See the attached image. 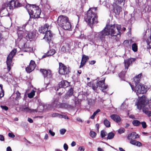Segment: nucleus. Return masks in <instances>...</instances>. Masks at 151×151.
Returning a JSON list of instances; mask_svg holds the SVG:
<instances>
[{"mask_svg":"<svg viewBox=\"0 0 151 151\" xmlns=\"http://www.w3.org/2000/svg\"><path fill=\"white\" fill-rule=\"evenodd\" d=\"M121 29V26L120 25H107L104 29L95 35V37H99L103 41L104 40L105 36L110 35L112 36H116L115 39L117 41L120 37L122 32Z\"/></svg>","mask_w":151,"mask_h":151,"instance_id":"f257e3e1","label":"nucleus"},{"mask_svg":"<svg viewBox=\"0 0 151 151\" xmlns=\"http://www.w3.org/2000/svg\"><path fill=\"white\" fill-rule=\"evenodd\" d=\"M142 73L139 74L134 78L133 85L130 84L132 90L135 92L138 96L139 94H144L146 92L147 88L145 86L139 83L141 78Z\"/></svg>","mask_w":151,"mask_h":151,"instance_id":"f03ea898","label":"nucleus"},{"mask_svg":"<svg viewBox=\"0 0 151 151\" xmlns=\"http://www.w3.org/2000/svg\"><path fill=\"white\" fill-rule=\"evenodd\" d=\"M85 20L91 27V25L93 24L97 23V17L95 8L91 9L88 11L86 16L85 17Z\"/></svg>","mask_w":151,"mask_h":151,"instance_id":"7ed1b4c3","label":"nucleus"},{"mask_svg":"<svg viewBox=\"0 0 151 151\" xmlns=\"http://www.w3.org/2000/svg\"><path fill=\"white\" fill-rule=\"evenodd\" d=\"M148 101L145 96L143 95L139 99L136 105L137 108L140 110L142 108L143 112L148 116H151V111H149L147 108L145 107L146 105L148 103Z\"/></svg>","mask_w":151,"mask_h":151,"instance_id":"20e7f679","label":"nucleus"},{"mask_svg":"<svg viewBox=\"0 0 151 151\" xmlns=\"http://www.w3.org/2000/svg\"><path fill=\"white\" fill-rule=\"evenodd\" d=\"M26 7L30 17L34 18L40 17L41 10L38 6L33 4H28L26 6Z\"/></svg>","mask_w":151,"mask_h":151,"instance_id":"39448f33","label":"nucleus"},{"mask_svg":"<svg viewBox=\"0 0 151 151\" xmlns=\"http://www.w3.org/2000/svg\"><path fill=\"white\" fill-rule=\"evenodd\" d=\"M58 25L63 29L68 30L71 27V24L69 22L68 17L63 16L58 17L57 20Z\"/></svg>","mask_w":151,"mask_h":151,"instance_id":"423d86ee","label":"nucleus"},{"mask_svg":"<svg viewBox=\"0 0 151 151\" xmlns=\"http://www.w3.org/2000/svg\"><path fill=\"white\" fill-rule=\"evenodd\" d=\"M105 79L102 81H98L96 83V85H92V88L93 90H96L98 87L100 88V89L104 92H106L107 91L108 86L106 85L104 83Z\"/></svg>","mask_w":151,"mask_h":151,"instance_id":"0eeeda50","label":"nucleus"},{"mask_svg":"<svg viewBox=\"0 0 151 151\" xmlns=\"http://www.w3.org/2000/svg\"><path fill=\"white\" fill-rule=\"evenodd\" d=\"M17 52L16 49L13 50L8 56L6 60V64L8 70L9 71L11 69V67L13 65L12 60L13 56L15 55Z\"/></svg>","mask_w":151,"mask_h":151,"instance_id":"6e6552de","label":"nucleus"},{"mask_svg":"<svg viewBox=\"0 0 151 151\" xmlns=\"http://www.w3.org/2000/svg\"><path fill=\"white\" fill-rule=\"evenodd\" d=\"M4 4L7 8L10 9H12L14 8L21 6V4L17 0H12L8 3H5Z\"/></svg>","mask_w":151,"mask_h":151,"instance_id":"1a4fd4ad","label":"nucleus"},{"mask_svg":"<svg viewBox=\"0 0 151 151\" xmlns=\"http://www.w3.org/2000/svg\"><path fill=\"white\" fill-rule=\"evenodd\" d=\"M53 106L54 107H60L62 108L69 109L72 108L71 106L66 103H60L58 102V100H54Z\"/></svg>","mask_w":151,"mask_h":151,"instance_id":"9d476101","label":"nucleus"},{"mask_svg":"<svg viewBox=\"0 0 151 151\" xmlns=\"http://www.w3.org/2000/svg\"><path fill=\"white\" fill-rule=\"evenodd\" d=\"M59 72L61 75L67 74L69 72L68 68L61 63H59Z\"/></svg>","mask_w":151,"mask_h":151,"instance_id":"9b49d317","label":"nucleus"},{"mask_svg":"<svg viewBox=\"0 0 151 151\" xmlns=\"http://www.w3.org/2000/svg\"><path fill=\"white\" fill-rule=\"evenodd\" d=\"M35 36V34L34 32H31L28 33L27 31H26L21 36L20 39L22 38L21 37H25L27 40L28 39H33L34 38Z\"/></svg>","mask_w":151,"mask_h":151,"instance_id":"f8f14e48","label":"nucleus"},{"mask_svg":"<svg viewBox=\"0 0 151 151\" xmlns=\"http://www.w3.org/2000/svg\"><path fill=\"white\" fill-rule=\"evenodd\" d=\"M40 71L45 78H51L52 75L50 70L41 69Z\"/></svg>","mask_w":151,"mask_h":151,"instance_id":"ddd939ff","label":"nucleus"},{"mask_svg":"<svg viewBox=\"0 0 151 151\" xmlns=\"http://www.w3.org/2000/svg\"><path fill=\"white\" fill-rule=\"evenodd\" d=\"M36 66L35 62L32 60L30 61L29 65L26 68V71L27 73H30L33 70Z\"/></svg>","mask_w":151,"mask_h":151,"instance_id":"4468645a","label":"nucleus"},{"mask_svg":"<svg viewBox=\"0 0 151 151\" xmlns=\"http://www.w3.org/2000/svg\"><path fill=\"white\" fill-rule=\"evenodd\" d=\"M36 66L35 62L32 60L30 61L29 65L26 68V71L27 73H30L33 70Z\"/></svg>","mask_w":151,"mask_h":151,"instance_id":"2eb2a0df","label":"nucleus"},{"mask_svg":"<svg viewBox=\"0 0 151 151\" xmlns=\"http://www.w3.org/2000/svg\"><path fill=\"white\" fill-rule=\"evenodd\" d=\"M36 66L35 62L32 60L30 61L29 65L26 68V71L27 73H30L33 70Z\"/></svg>","mask_w":151,"mask_h":151,"instance_id":"dca6fc26","label":"nucleus"},{"mask_svg":"<svg viewBox=\"0 0 151 151\" xmlns=\"http://www.w3.org/2000/svg\"><path fill=\"white\" fill-rule=\"evenodd\" d=\"M113 10L114 12L116 15H119L122 12V8L115 3L113 4Z\"/></svg>","mask_w":151,"mask_h":151,"instance_id":"f3484780","label":"nucleus"},{"mask_svg":"<svg viewBox=\"0 0 151 151\" xmlns=\"http://www.w3.org/2000/svg\"><path fill=\"white\" fill-rule=\"evenodd\" d=\"M53 36V34L51 32L48 30L45 34L43 39L47 41L49 43Z\"/></svg>","mask_w":151,"mask_h":151,"instance_id":"a211bd4d","label":"nucleus"},{"mask_svg":"<svg viewBox=\"0 0 151 151\" xmlns=\"http://www.w3.org/2000/svg\"><path fill=\"white\" fill-rule=\"evenodd\" d=\"M50 27L49 25L47 24H45L43 26H41L40 28L39 31L42 34L46 33V32L50 29Z\"/></svg>","mask_w":151,"mask_h":151,"instance_id":"6ab92c4d","label":"nucleus"},{"mask_svg":"<svg viewBox=\"0 0 151 151\" xmlns=\"http://www.w3.org/2000/svg\"><path fill=\"white\" fill-rule=\"evenodd\" d=\"M135 60V58H131L124 60V63L125 69H127L130 65Z\"/></svg>","mask_w":151,"mask_h":151,"instance_id":"aec40b11","label":"nucleus"},{"mask_svg":"<svg viewBox=\"0 0 151 151\" xmlns=\"http://www.w3.org/2000/svg\"><path fill=\"white\" fill-rule=\"evenodd\" d=\"M139 137V136L136 132H134L129 134L127 137L129 140H131L135 139Z\"/></svg>","mask_w":151,"mask_h":151,"instance_id":"412c9836","label":"nucleus"},{"mask_svg":"<svg viewBox=\"0 0 151 151\" xmlns=\"http://www.w3.org/2000/svg\"><path fill=\"white\" fill-rule=\"evenodd\" d=\"M8 8L5 6L4 4L2 5V8L0 10V14L2 15V16H4L7 15L8 14V11L7 9Z\"/></svg>","mask_w":151,"mask_h":151,"instance_id":"4be33fe9","label":"nucleus"},{"mask_svg":"<svg viewBox=\"0 0 151 151\" xmlns=\"http://www.w3.org/2000/svg\"><path fill=\"white\" fill-rule=\"evenodd\" d=\"M26 25L27 24H25L23 25L22 27H17V30H18L17 32V34L18 37L19 38H21L20 37H21V36L24 33L23 32V31H22V30L24 29Z\"/></svg>","mask_w":151,"mask_h":151,"instance_id":"5701e85b","label":"nucleus"},{"mask_svg":"<svg viewBox=\"0 0 151 151\" xmlns=\"http://www.w3.org/2000/svg\"><path fill=\"white\" fill-rule=\"evenodd\" d=\"M58 85L60 88H65L69 85V83L66 81H63L59 83Z\"/></svg>","mask_w":151,"mask_h":151,"instance_id":"b1692460","label":"nucleus"},{"mask_svg":"<svg viewBox=\"0 0 151 151\" xmlns=\"http://www.w3.org/2000/svg\"><path fill=\"white\" fill-rule=\"evenodd\" d=\"M144 39L145 40L147 43V48L148 49H151V36L147 39L146 38L145 35L143 37Z\"/></svg>","mask_w":151,"mask_h":151,"instance_id":"393cba45","label":"nucleus"},{"mask_svg":"<svg viewBox=\"0 0 151 151\" xmlns=\"http://www.w3.org/2000/svg\"><path fill=\"white\" fill-rule=\"evenodd\" d=\"M88 59V57L86 55H83L82 57L81 62L80 68L82 67L85 64L87 60Z\"/></svg>","mask_w":151,"mask_h":151,"instance_id":"a878e982","label":"nucleus"},{"mask_svg":"<svg viewBox=\"0 0 151 151\" xmlns=\"http://www.w3.org/2000/svg\"><path fill=\"white\" fill-rule=\"evenodd\" d=\"M111 118L114 121L118 122L121 121V118L119 116L116 114H114L111 116Z\"/></svg>","mask_w":151,"mask_h":151,"instance_id":"bb28decb","label":"nucleus"},{"mask_svg":"<svg viewBox=\"0 0 151 151\" xmlns=\"http://www.w3.org/2000/svg\"><path fill=\"white\" fill-rule=\"evenodd\" d=\"M56 51L53 49H51L49 50L45 55L43 56L42 58H45L46 56H48L53 55L55 53Z\"/></svg>","mask_w":151,"mask_h":151,"instance_id":"cd10ccee","label":"nucleus"},{"mask_svg":"<svg viewBox=\"0 0 151 151\" xmlns=\"http://www.w3.org/2000/svg\"><path fill=\"white\" fill-rule=\"evenodd\" d=\"M130 143L131 144L138 147H141L142 146V144L140 142L135 140H131L130 141Z\"/></svg>","mask_w":151,"mask_h":151,"instance_id":"c85d7f7f","label":"nucleus"},{"mask_svg":"<svg viewBox=\"0 0 151 151\" xmlns=\"http://www.w3.org/2000/svg\"><path fill=\"white\" fill-rule=\"evenodd\" d=\"M138 46L137 44L134 43L132 44V50L134 52L137 51Z\"/></svg>","mask_w":151,"mask_h":151,"instance_id":"c756f323","label":"nucleus"},{"mask_svg":"<svg viewBox=\"0 0 151 151\" xmlns=\"http://www.w3.org/2000/svg\"><path fill=\"white\" fill-rule=\"evenodd\" d=\"M114 134L112 132H109L108 134L107 139H111L114 138Z\"/></svg>","mask_w":151,"mask_h":151,"instance_id":"7c9ffc66","label":"nucleus"},{"mask_svg":"<svg viewBox=\"0 0 151 151\" xmlns=\"http://www.w3.org/2000/svg\"><path fill=\"white\" fill-rule=\"evenodd\" d=\"M132 123L134 126H138L141 124V122L137 120H134L133 121Z\"/></svg>","mask_w":151,"mask_h":151,"instance_id":"2f4dec72","label":"nucleus"},{"mask_svg":"<svg viewBox=\"0 0 151 151\" xmlns=\"http://www.w3.org/2000/svg\"><path fill=\"white\" fill-rule=\"evenodd\" d=\"M88 38L90 41L91 42L93 43H95V41L94 40V36L93 35H91L88 36Z\"/></svg>","mask_w":151,"mask_h":151,"instance_id":"473e14b6","label":"nucleus"},{"mask_svg":"<svg viewBox=\"0 0 151 151\" xmlns=\"http://www.w3.org/2000/svg\"><path fill=\"white\" fill-rule=\"evenodd\" d=\"M35 91L32 90L31 92L28 94V97L30 98H33L35 95Z\"/></svg>","mask_w":151,"mask_h":151,"instance_id":"72a5a7b5","label":"nucleus"},{"mask_svg":"<svg viewBox=\"0 0 151 151\" xmlns=\"http://www.w3.org/2000/svg\"><path fill=\"white\" fill-rule=\"evenodd\" d=\"M23 109L24 110L27 112H34L36 111L35 110L30 109L28 107L23 108Z\"/></svg>","mask_w":151,"mask_h":151,"instance_id":"f704fd0d","label":"nucleus"},{"mask_svg":"<svg viewBox=\"0 0 151 151\" xmlns=\"http://www.w3.org/2000/svg\"><path fill=\"white\" fill-rule=\"evenodd\" d=\"M104 124L106 127H109L110 126V122L107 119H105L104 120Z\"/></svg>","mask_w":151,"mask_h":151,"instance_id":"c9c22d12","label":"nucleus"},{"mask_svg":"<svg viewBox=\"0 0 151 151\" xmlns=\"http://www.w3.org/2000/svg\"><path fill=\"white\" fill-rule=\"evenodd\" d=\"M0 86L1 87V88H0V98L3 97L4 96V91L2 89V84H0Z\"/></svg>","mask_w":151,"mask_h":151,"instance_id":"e433bc0d","label":"nucleus"},{"mask_svg":"<svg viewBox=\"0 0 151 151\" xmlns=\"http://www.w3.org/2000/svg\"><path fill=\"white\" fill-rule=\"evenodd\" d=\"M114 3L116 4H120L124 2L125 0H114Z\"/></svg>","mask_w":151,"mask_h":151,"instance_id":"4c0bfd02","label":"nucleus"},{"mask_svg":"<svg viewBox=\"0 0 151 151\" xmlns=\"http://www.w3.org/2000/svg\"><path fill=\"white\" fill-rule=\"evenodd\" d=\"M73 93V88H70V89L68 90L67 93L70 96H72Z\"/></svg>","mask_w":151,"mask_h":151,"instance_id":"58836bf2","label":"nucleus"},{"mask_svg":"<svg viewBox=\"0 0 151 151\" xmlns=\"http://www.w3.org/2000/svg\"><path fill=\"white\" fill-rule=\"evenodd\" d=\"M107 133L104 130H102L101 132V135L102 138H104L106 135Z\"/></svg>","mask_w":151,"mask_h":151,"instance_id":"ea45409f","label":"nucleus"},{"mask_svg":"<svg viewBox=\"0 0 151 151\" xmlns=\"http://www.w3.org/2000/svg\"><path fill=\"white\" fill-rule=\"evenodd\" d=\"M96 135V133L93 131H90V135L92 137H95Z\"/></svg>","mask_w":151,"mask_h":151,"instance_id":"a19ab883","label":"nucleus"},{"mask_svg":"<svg viewBox=\"0 0 151 151\" xmlns=\"http://www.w3.org/2000/svg\"><path fill=\"white\" fill-rule=\"evenodd\" d=\"M125 73L124 72H122L120 73L119 74V76L121 79H123L125 76Z\"/></svg>","mask_w":151,"mask_h":151,"instance_id":"79ce46f5","label":"nucleus"},{"mask_svg":"<svg viewBox=\"0 0 151 151\" xmlns=\"http://www.w3.org/2000/svg\"><path fill=\"white\" fill-rule=\"evenodd\" d=\"M124 132L125 129L123 128H120L118 130V132L120 134L124 133Z\"/></svg>","mask_w":151,"mask_h":151,"instance_id":"37998d69","label":"nucleus"},{"mask_svg":"<svg viewBox=\"0 0 151 151\" xmlns=\"http://www.w3.org/2000/svg\"><path fill=\"white\" fill-rule=\"evenodd\" d=\"M59 118H63L65 119H69L68 117L66 115H62L60 114V116H59Z\"/></svg>","mask_w":151,"mask_h":151,"instance_id":"c03bdc74","label":"nucleus"},{"mask_svg":"<svg viewBox=\"0 0 151 151\" xmlns=\"http://www.w3.org/2000/svg\"><path fill=\"white\" fill-rule=\"evenodd\" d=\"M16 93L17 95L16 98L17 99H19L20 97V93L18 91H17Z\"/></svg>","mask_w":151,"mask_h":151,"instance_id":"a18cd8bd","label":"nucleus"},{"mask_svg":"<svg viewBox=\"0 0 151 151\" xmlns=\"http://www.w3.org/2000/svg\"><path fill=\"white\" fill-rule=\"evenodd\" d=\"M141 124H142V127L143 129H145L147 127V125L146 122H141Z\"/></svg>","mask_w":151,"mask_h":151,"instance_id":"49530a36","label":"nucleus"},{"mask_svg":"<svg viewBox=\"0 0 151 151\" xmlns=\"http://www.w3.org/2000/svg\"><path fill=\"white\" fill-rule=\"evenodd\" d=\"M60 133L61 134H64L66 132V130L64 129H62L60 130Z\"/></svg>","mask_w":151,"mask_h":151,"instance_id":"de8ad7c7","label":"nucleus"},{"mask_svg":"<svg viewBox=\"0 0 151 151\" xmlns=\"http://www.w3.org/2000/svg\"><path fill=\"white\" fill-rule=\"evenodd\" d=\"M1 108L3 110H4L5 111H7L8 109V108L6 106H1Z\"/></svg>","mask_w":151,"mask_h":151,"instance_id":"09e8293b","label":"nucleus"},{"mask_svg":"<svg viewBox=\"0 0 151 151\" xmlns=\"http://www.w3.org/2000/svg\"><path fill=\"white\" fill-rule=\"evenodd\" d=\"M85 149L83 146L79 147L78 151H84Z\"/></svg>","mask_w":151,"mask_h":151,"instance_id":"8fccbe9b","label":"nucleus"},{"mask_svg":"<svg viewBox=\"0 0 151 151\" xmlns=\"http://www.w3.org/2000/svg\"><path fill=\"white\" fill-rule=\"evenodd\" d=\"M8 136L9 137L13 138L15 137V135L12 133H8Z\"/></svg>","mask_w":151,"mask_h":151,"instance_id":"3c124183","label":"nucleus"},{"mask_svg":"<svg viewBox=\"0 0 151 151\" xmlns=\"http://www.w3.org/2000/svg\"><path fill=\"white\" fill-rule=\"evenodd\" d=\"M49 133L52 136H54L55 135V133L51 130H49Z\"/></svg>","mask_w":151,"mask_h":151,"instance_id":"603ef678","label":"nucleus"},{"mask_svg":"<svg viewBox=\"0 0 151 151\" xmlns=\"http://www.w3.org/2000/svg\"><path fill=\"white\" fill-rule=\"evenodd\" d=\"M63 147L65 150H67L68 149V145L67 144L65 143L63 145Z\"/></svg>","mask_w":151,"mask_h":151,"instance_id":"864d4df0","label":"nucleus"},{"mask_svg":"<svg viewBox=\"0 0 151 151\" xmlns=\"http://www.w3.org/2000/svg\"><path fill=\"white\" fill-rule=\"evenodd\" d=\"M60 114L58 113H55L52 114V116L53 117H58L59 118Z\"/></svg>","mask_w":151,"mask_h":151,"instance_id":"5fc2aeb1","label":"nucleus"},{"mask_svg":"<svg viewBox=\"0 0 151 151\" xmlns=\"http://www.w3.org/2000/svg\"><path fill=\"white\" fill-rule=\"evenodd\" d=\"M61 50L64 52H66V50L65 47L64 46H63L61 47Z\"/></svg>","mask_w":151,"mask_h":151,"instance_id":"6e6d98bb","label":"nucleus"},{"mask_svg":"<svg viewBox=\"0 0 151 151\" xmlns=\"http://www.w3.org/2000/svg\"><path fill=\"white\" fill-rule=\"evenodd\" d=\"M4 136L2 135H0V140L1 141H4Z\"/></svg>","mask_w":151,"mask_h":151,"instance_id":"4d7b16f0","label":"nucleus"},{"mask_svg":"<svg viewBox=\"0 0 151 151\" xmlns=\"http://www.w3.org/2000/svg\"><path fill=\"white\" fill-rule=\"evenodd\" d=\"M27 121L30 123H32L33 122V120L30 118H28Z\"/></svg>","mask_w":151,"mask_h":151,"instance_id":"13d9d810","label":"nucleus"},{"mask_svg":"<svg viewBox=\"0 0 151 151\" xmlns=\"http://www.w3.org/2000/svg\"><path fill=\"white\" fill-rule=\"evenodd\" d=\"M70 96L69 95H68V94L67 93L65 96V98L66 99H69Z\"/></svg>","mask_w":151,"mask_h":151,"instance_id":"bf43d9fd","label":"nucleus"},{"mask_svg":"<svg viewBox=\"0 0 151 151\" xmlns=\"http://www.w3.org/2000/svg\"><path fill=\"white\" fill-rule=\"evenodd\" d=\"M48 134H45V136L44 137V139L45 140H47L48 139Z\"/></svg>","mask_w":151,"mask_h":151,"instance_id":"052dcab7","label":"nucleus"},{"mask_svg":"<svg viewBox=\"0 0 151 151\" xmlns=\"http://www.w3.org/2000/svg\"><path fill=\"white\" fill-rule=\"evenodd\" d=\"M100 111V110L99 109H98L96 111L94 112V113L96 115Z\"/></svg>","mask_w":151,"mask_h":151,"instance_id":"680f3d73","label":"nucleus"},{"mask_svg":"<svg viewBox=\"0 0 151 151\" xmlns=\"http://www.w3.org/2000/svg\"><path fill=\"white\" fill-rule=\"evenodd\" d=\"M73 101L74 102V104L75 105H76L77 102L78 101V100L76 98H75Z\"/></svg>","mask_w":151,"mask_h":151,"instance_id":"e2e57ef3","label":"nucleus"},{"mask_svg":"<svg viewBox=\"0 0 151 151\" xmlns=\"http://www.w3.org/2000/svg\"><path fill=\"white\" fill-rule=\"evenodd\" d=\"M96 115L94 113H93V115L90 117V118L92 119H94Z\"/></svg>","mask_w":151,"mask_h":151,"instance_id":"0e129e2a","label":"nucleus"},{"mask_svg":"<svg viewBox=\"0 0 151 151\" xmlns=\"http://www.w3.org/2000/svg\"><path fill=\"white\" fill-rule=\"evenodd\" d=\"M95 63H96L95 61H94V60H92V61H91L89 62L90 64H91V65H93V64H94Z\"/></svg>","mask_w":151,"mask_h":151,"instance_id":"69168bd1","label":"nucleus"},{"mask_svg":"<svg viewBox=\"0 0 151 151\" xmlns=\"http://www.w3.org/2000/svg\"><path fill=\"white\" fill-rule=\"evenodd\" d=\"M76 145V142L74 141H73L71 143V146L72 147Z\"/></svg>","mask_w":151,"mask_h":151,"instance_id":"338daca9","label":"nucleus"},{"mask_svg":"<svg viewBox=\"0 0 151 151\" xmlns=\"http://www.w3.org/2000/svg\"><path fill=\"white\" fill-rule=\"evenodd\" d=\"M7 151H12L11 148L10 147H8L6 148Z\"/></svg>","mask_w":151,"mask_h":151,"instance_id":"774afa93","label":"nucleus"}]
</instances>
